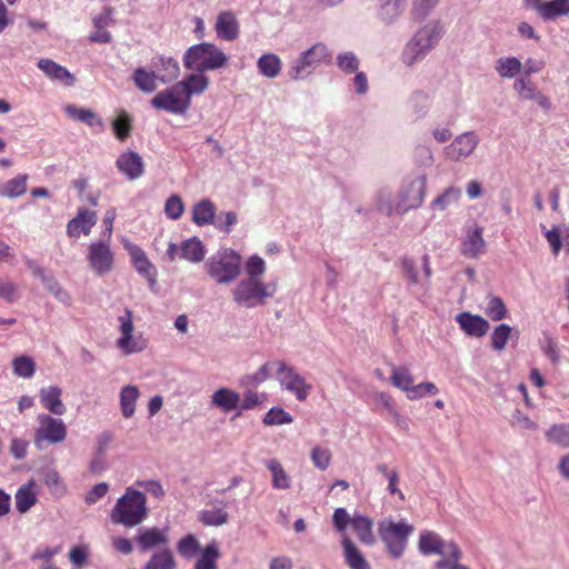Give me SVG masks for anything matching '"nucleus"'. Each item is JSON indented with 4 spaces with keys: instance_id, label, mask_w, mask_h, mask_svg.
<instances>
[{
    "instance_id": "obj_22",
    "label": "nucleus",
    "mask_w": 569,
    "mask_h": 569,
    "mask_svg": "<svg viewBox=\"0 0 569 569\" xmlns=\"http://www.w3.org/2000/svg\"><path fill=\"white\" fill-rule=\"evenodd\" d=\"M37 66L44 76L53 82L64 87H71L76 82L74 76L66 67L57 63L52 59L41 58Z\"/></svg>"
},
{
    "instance_id": "obj_11",
    "label": "nucleus",
    "mask_w": 569,
    "mask_h": 569,
    "mask_svg": "<svg viewBox=\"0 0 569 569\" xmlns=\"http://www.w3.org/2000/svg\"><path fill=\"white\" fill-rule=\"evenodd\" d=\"M86 259L90 270L101 277L114 268V253L111 250V240L99 239L89 243Z\"/></svg>"
},
{
    "instance_id": "obj_49",
    "label": "nucleus",
    "mask_w": 569,
    "mask_h": 569,
    "mask_svg": "<svg viewBox=\"0 0 569 569\" xmlns=\"http://www.w3.org/2000/svg\"><path fill=\"white\" fill-rule=\"evenodd\" d=\"M12 372L19 378L30 379L36 372V361L30 356H18L12 359Z\"/></svg>"
},
{
    "instance_id": "obj_26",
    "label": "nucleus",
    "mask_w": 569,
    "mask_h": 569,
    "mask_svg": "<svg viewBox=\"0 0 569 569\" xmlns=\"http://www.w3.org/2000/svg\"><path fill=\"white\" fill-rule=\"evenodd\" d=\"M62 389L58 386H48L39 390V401L41 406L51 415L63 416L67 407L62 399Z\"/></svg>"
},
{
    "instance_id": "obj_28",
    "label": "nucleus",
    "mask_w": 569,
    "mask_h": 569,
    "mask_svg": "<svg viewBox=\"0 0 569 569\" xmlns=\"http://www.w3.org/2000/svg\"><path fill=\"white\" fill-rule=\"evenodd\" d=\"M456 321L459 327L472 337H483L489 330V322L478 315L470 312H461L456 316Z\"/></svg>"
},
{
    "instance_id": "obj_7",
    "label": "nucleus",
    "mask_w": 569,
    "mask_h": 569,
    "mask_svg": "<svg viewBox=\"0 0 569 569\" xmlns=\"http://www.w3.org/2000/svg\"><path fill=\"white\" fill-rule=\"evenodd\" d=\"M277 291L276 282H263L261 279L244 278L232 290L236 303L244 308H254L272 298Z\"/></svg>"
},
{
    "instance_id": "obj_16",
    "label": "nucleus",
    "mask_w": 569,
    "mask_h": 569,
    "mask_svg": "<svg viewBox=\"0 0 569 569\" xmlns=\"http://www.w3.org/2000/svg\"><path fill=\"white\" fill-rule=\"evenodd\" d=\"M479 137L473 131L457 136L446 148L445 156L451 161H461L470 157L479 144Z\"/></svg>"
},
{
    "instance_id": "obj_23",
    "label": "nucleus",
    "mask_w": 569,
    "mask_h": 569,
    "mask_svg": "<svg viewBox=\"0 0 569 569\" xmlns=\"http://www.w3.org/2000/svg\"><path fill=\"white\" fill-rule=\"evenodd\" d=\"M214 31L217 38L223 41H234L240 34V26L232 11H221L216 19Z\"/></svg>"
},
{
    "instance_id": "obj_45",
    "label": "nucleus",
    "mask_w": 569,
    "mask_h": 569,
    "mask_svg": "<svg viewBox=\"0 0 569 569\" xmlns=\"http://www.w3.org/2000/svg\"><path fill=\"white\" fill-rule=\"evenodd\" d=\"M522 69L520 59L513 56L500 57L496 61L495 70L502 79H512L517 77Z\"/></svg>"
},
{
    "instance_id": "obj_62",
    "label": "nucleus",
    "mask_w": 569,
    "mask_h": 569,
    "mask_svg": "<svg viewBox=\"0 0 569 569\" xmlns=\"http://www.w3.org/2000/svg\"><path fill=\"white\" fill-rule=\"evenodd\" d=\"M184 211V204L180 196H170L164 203V213L169 219H179Z\"/></svg>"
},
{
    "instance_id": "obj_27",
    "label": "nucleus",
    "mask_w": 569,
    "mask_h": 569,
    "mask_svg": "<svg viewBox=\"0 0 569 569\" xmlns=\"http://www.w3.org/2000/svg\"><path fill=\"white\" fill-rule=\"evenodd\" d=\"M151 66L161 83L172 82L180 74V66L178 61L170 56L160 54L154 57L151 60Z\"/></svg>"
},
{
    "instance_id": "obj_13",
    "label": "nucleus",
    "mask_w": 569,
    "mask_h": 569,
    "mask_svg": "<svg viewBox=\"0 0 569 569\" xmlns=\"http://www.w3.org/2000/svg\"><path fill=\"white\" fill-rule=\"evenodd\" d=\"M150 103L158 110H164L173 114H183L190 108V101L186 99L177 83L158 92Z\"/></svg>"
},
{
    "instance_id": "obj_9",
    "label": "nucleus",
    "mask_w": 569,
    "mask_h": 569,
    "mask_svg": "<svg viewBox=\"0 0 569 569\" xmlns=\"http://www.w3.org/2000/svg\"><path fill=\"white\" fill-rule=\"evenodd\" d=\"M427 179L423 174H418L405 179L401 183L397 199L398 214H405L411 209L419 208L425 199Z\"/></svg>"
},
{
    "instance_id": "obj_17",
    "label": "nucleus",
    "mask_w": 569,
    "mask_h": 569,
    "mask_svg": "<svg viewBox=\"0 0 569 569\" xmlns=\"http://www.w3.org/2000/svg\"><path fill=\"white\" fill-rule=\"evenodd\" d=\"M122 243L131 258L136 271L148 280L150 287H153L157 283L156 266L149 260L146 252L139 246L127 239H124Z\"/></svg>"
},
{
    "instance_id": "obj_54",
    "label": "nucleus",
    "mask_w": 569,
    "mask_h": 569,
    "mask_svg": "<svg viewBox=\"0 0 569 569\" xmlns=\"http://www.w3.org/2000/svg\"><path fill=\"white\" fill-rule=\"evenodd\" d=\"M43 482L56 497H62L67 492V486L56 469H48L43 472Z\"/></svg>"
},
{
    "instance_id": "obj_38",
    "label": "nucleus",
    "mask_w": 569,
    "mask_h": 569,
    "mask_svg": "<svg viewBox=\"0 0 569 569\" xmlns=\"http://www.w3.org/2000/svg\"><path fill=\"white\" fill-rule=\"evenodd\" d=\"M373 204L376 210L386 217H391L392 214H398L397 209V199L393 192L387 188H380L373 198Z\"/></svg>"
},
{
    "instance_id": "obj_40",
    "label": "nucleus",
    "mask_w": 569,
    "mask_h": 569,
    "mask_svg": "<svg viewBox=\"0 0 569 569\" xmlns=\"http://www.w3.org/2000/svg\"><path fill=\"white\" fill-rule=\"evenodd\" d=\"M390 382L396 388L406 392L407 398L410 400L411 390L415 388L413 377L408 367L393 366L391 369Z\"/></svg>"
},
{
    "instance_id": "obj_36",
    "label": "nucleus",
    "mask_w": 569,
    "mask_h": 569,
    "mask_svg": "<svg viewBox=\"0 0 569 569\" xmlns=\"http://www.w3.org/2000/svg\"><path fill=\"white\" fill-rule=\"evenodd\" d=\"M257 69L260 76L267 79H274L281 73L282 61L278 54L266 52L258 58Z\"/></svg>"
},
{
    "instance_id": "obj_14",
    "label": "nucleus",
    "mask_w": 569,
    "mask_h": 569,
    "mask_svg": "<svg viewBox=\"0 0 569 569\" xmlns=\"http://www.w3.org/2000/svg\"><path fill=\"white\" fill-rule=\"evenodd\" d=\"M278 381L281 388L293 395L298 401H305L312 389L311 385L306 381L305 377H302L293 367L288 366L284 361L280 365Z\"/></svg>"
},
{
    "instance_id": "obj_32",
    "label": "nucleus",
    "mask_w": 569,
    "mask_h": 569,
    "mask_svg": "<svg viewBox=\"0 0 569 569\" xmlns=\"http://www.w3.org/2000/svg\"><path fill=\"white\" fill-rule=\"evenodd\" d=\"M211 405L223 412L239 409L240 395L230 388H219L211 395Z\"/></svg>"
},
{
    "instance_id": "obj_3",
    "label": "nucleus",
    "mask_w": 569,
    "mask_h": 569,
    "mask_svg": "<svg viewBox=\"0 0 569 569\" xmlns=\"http://www.w3.org/2000/svg\"><path fill=\"white\" fill-rule=\"evenodd\" d=\"M187 70L207 72L222 69L227 66V54L214 43L201 42L189 47L182 57Z\"/></svg>"
},
{
    "instance_id": "obj_31",
    "label": "nucleus",
    "mask_w": 569,
    "mask_h": 569,
    "mask_svg": "<svg viewBox=\"0 0 569 569\" xmlns=\"http://www.w3.org/2000/svg\"><path fill=\"white\" fill-rule=\"evenodd\" d=\"M217 208L209 199H202L191 208V220L196 226L203 227L214 222Z\"/></svg>"
},
{
    "instance_id": "obj_59",
    "label": "nucleus",
    "mask_w": 569,
    "mask_h": 569,
    "mask_svg": "<svg viewBox=\"0 0 569 569\" xmlns=\"http://www.w3.org/2000/svg\"><path fill=\"white\" fill-rule=\"evenodd\" d=\"M512 328L507 323L497 326L491 333V347L496 351H502L510 338Z\"/></svg>"
},
{
    "instance_id": "obj_42",
    "label": "nucleus",
    "mask_w": 569,
    "mask_h": 569,
    "mask_svg": "<svg viewBox=\"0 0 569 569\" xmlns=\"http://www.w3.org/2000/svg\"><path fill=\"white\" fill-rule=\"evenodd\" d=\"M266 467L271 473V485L273 489L288 490L291 488V477L288 475V472L283 469L282 465L278 460H268Z\"/></svg>"
},
{
    "instance_id": "obj_58",
    "label": "nucleus",
    "mask_w": 569,
    "mask_h": 569,
    "mask_svg": "<svg viewBox=\"0 0 569 569\" xmlns=\"http://www.w3.org/2000/svg\"><path fill=\"white\" fill-rule=\"evenodd\" d=\"M177 550L182 558L191 559L200 551V543L193 535H187L177 543Z\"/></svg>"
},
{
    "instance_id": "obj_19",
    "label": "nucleus",
    "mask_w": 569,
    "mask_h": 569,
    "mask_svg": "<svg viewBox=\"0 0 569 569\" xmlns=\"http://www.w3.org/2000/svg\"><path fill=\"white\" fill-rule=\"evenodd\" d=\"M136 541L141 551H148L152 548H168L169 528L163 527H143L136 535Z\"/></svg>"
},
{
    "instance_id": "obj_64",
    "label": "nucleus",
    "mask_w": 569,
    "mask_h": 569,
    "mask_svg": "<svg viewBox=\"0 0 569 569\" xmlns=\"http://www.w3.org/2000/svg\"><path fill=\"white\" fill-rule=\"evenodd\" d=\"M112 129L119 140H124L131 130L130 117L124 112L119 114L112 122Z\"/></svg>"
},
{
    "instance_id": "obj_55",
    "label": "nucleus",
    "mask_w": 569,
    "mask_h": 569,
    "mask_svg": "<svg viewBox=\"0 0 569 569\" xmlns=\"http://www.w3.org/2000/svg\"><path fill=\"white\" fill-rule=\"evenodd\" d=\"M292 421L293 417L281 407H272L262 418L263 425L268 427L289 425Z\"/></svg>"
},
{
    "instance_id": "obj_48",
    "label": "nucleus",
    "mask_w": 569,
    "mask_h": 569,
    "mask_svg": "<svg viewBox=\"0 0 569 569\" xmlns=\"http://www.w3.org/2000/svg\"><path fill=\"white\" fill-rule=\"evenodd\" d=\"M176 560L169 548H163L158 552H154L143 569H176Z\"/></svg>"
},
{
    "instance_id": "obj_2",
    "label": "nucleus",
    "mask_w": 569,
    "mask_h": 569,
    "mask_svg": "<svg viewBox=\"0 0 569 569\" xmlns=\"http://www.w3.org/2000/svg\"><path fill=\"white\" fill-rule=\"evenodd\" d=\"M148 516L144 493L128 487L117 500L111 510L110 518L113 523L132 528L141 523Z\"/></svg>"
},
{
    "instance_id": "obj_50",
    "label": "nucleus",
    "mask_w": 569,
    "mask_h": 569,
    "mask_svg": "<svg viewBox=\"0 0 569 569\" xmlns=\"http://www.w3.org/2000/svg\"><path fill=\"white\" fill-rule=\"evenodd\" d=\"M545 436L549 442L569 448V423H555L546 430Z\"/></svg>"
},
{
    "instance_id": "obj_63",
    "label": "nucleus",
    "mask_w": 569,
    "mask_h": 569,
    "mask_svg": "<svg viewBox=\"0 0 569 569\" xmlns=\"http://www.w3.org/2000/svg\"><path fill=\"white\" fill-rule=\"evenodd\" d=\"M238 222V216L233 211L221 212L216 214L214 222L212 223L218 230L229 233L231 228Z\"/></svg>"
},
{
    "instance_id": "obj_12",
    "label": "nucleus",
    "mask_w": 569,
    "mask_h": 569,
    "mask_svg": "<svg viewBox=\"0 0 569 569\" xmlns=\"http://www.w3.org/2000/svg\"><path fill=\"white\" fill-rule=\"evenodd\" d=\"M206 253V246L197 237L186 239L180 243L170 242L167 249L170 261L181 259L191 263H199L204 259Z\"/></svg>"
},
{
    "instance_id": "obj_57",
    "label": "nucleus",
    "mask_w": 569,
    "mask_h": 569,
    "mask_svg": "<svg viewBox=\"0 0 569 569\" xmlns=\"http://www.w3.org/2000/svg\"><path fill=\"white\" fill-rule=\"evenodd\" d=\"M243 268L247 273L246 278L261 279L267 270V263L262 257L252 254L247 258Z\"/></svg>"
},
{
    "instance_id": "obj_46",
    "label": "nucleus",
    "mask_w": 569,
    "mask_h": 569,
    "mask_svg": "<svg viewBox=\"0 0 569 569\" xmlns=\"http://www.w3.org/2000/svg\"><path fill=\"white\" fill-rule=\"evenodd\" d=\"M461 197V190L458 187L450 186L446 188L439 196H437L431 202L430 208L433 211H445L451 206L458 203Z\"/></svg>"
},
{
    "instance_id": "obj_52",
    "label": "nucleus",
    "mask_w": 569,
    "mask_h": 569,
    "mask_svg": "<svg viewBox=\"0 0 569 569\" xmlns=\"http://www.w3.org/2000/svg\"><path fill=\"white\" fill-rule=\"evenodd\" d=\"M220 553L214 542L208 545L200 553L194 569H217V560Z\"/></svg>"
},
{
    "instance_id": "obj_56",
    "label": "nucleus",
    "mask_w": 569,
    "mask_h": 569,
    "mask_svg": "<svg viewBox=\"0 0 569 569\" xmlns=\"http://www.w3.org/2000/svg\"><path fill=\"white\" fill-rule=\"evenodd\" d=\"M381 2L379 18L386 23L396 21L402 11L401 0H382Z\"/></svg>"
},
{
    "instance_id": "obj_53",
    "label": "nucleus",
    "mask_w": 569,
    "mask_h": 569,
    "mask_svg": "<svg viewBox=\"0 0 569 569\" xmlns=\"http://www.w3.org/2000/svg\"><path fill=\"white\" fill-rule=\"evenodd\" d=\"M336 64L341 72L350 74L359 70L360 60L355 52L342 51L337 54Z\"/></svg>"
},
{
    "instance_id": "obj_1",
    "label": "nucleus",
    "mask_w": 569,
    "mask_h": 569,
    "mask_svg": "<svg viewBox=\"0 0 569 569\" xmlns=\"http://www.w3.org/2000/svg\"><path fill=\"white\" fill-rule=\"evenodd\" d=\"M443 34V27L439 22L423 24L403 46L400 62L408 68L421 62L439 44Z\"/></svg>"
},
{
    "instance_id": "obj_43",
    "label": "nucleus",
    "mask_w": 569,
    "mask_h": 569,
    "mask_svg": "<svg viewBox=\"0 0 569 569\" xmlns=\"http://www.w3.org/2000/svg\"><path fill=\"white\" fill-rule=\"evenodd\" d=\"M34 481L21 486L16 493V508L20 513H26L37 502Z\"/></svg>"
},
{
    "instance_id": "obj_18",
    "label": "nucleus",
    "mask_w": 569,
    "mask_h": 569,
    "mask_svg": "<svg viewBox=\"0 0 569 569\" xmlns=\"http://www.w3.org/2000/svg\"><path fill=\"white\" fill-rule=\"evenodd\" d=\"M520 99L536 102L542 110L550 111L551 100L528 77H518L512 86Z\"/></svg>"
},
{
    "instance_id": "obj_60",
    "label": "nucleus",
    "mask_w": 569,
    "mask_h": 569,
    "mask_svg": "<svg viewBox=\"0 0 569 569\" xmlns=\"http://www.w3.org/2000/svg\"><path fill=\"white\" fill-rule=\"evenodd\" d=\"M311 461L319 470H326L331 463V451L328 448L316 446L310 453Z\"/></svg>"
},
{
    "instance_id": "obj_41",
    "label": "nucleus",
    "mask_w": 569,
    "mask_h": 569,
    "mask_svg": "<svg viewBox=\"0 0 569 569\" xmlns=\"http://www.w3.org/2000/svg\"><path fill=\"white\" fill-rule=\"evenodd\" d=\"M28 174H18L0 183V196L8 199L21 197L27 191Z\"/></svg>"
},
{
    "instance_id": "obj_29",
    "label": "nucleus",
    "mask_w": 569,
    "mask_h": 569,
    "mask_svg": "<svg viewBox=\"0 0 569 569\" xmlns=\"http://www.w3.org/2000/svg\"><path fill=\"white\" fill-rule=\"evenodd\" d=\"M177 84L186 99L191 102L192 96L201 94L208 89L209 78L202 72L194 71L186 76Z\"/></svg>"
},
{
    "instance_id": "obj_24",
    "label": "nucleus",
    "mask_w": 569,
    "mask_h": 569,
    "mask_svg": "<svg viewBox=\"0 0 569 569\" xmlns=\"http://www.w3.org/2000/svg\"><path fill=\"white\" fill-rule=\"evenodd\" d=\"M457 545L455 541H445L433 531H422L419 536L418 549L425 555H438L441 558L448 553L449 546Z\"/></svg>"
},
{
    "instance_id": "obj_8",
    "label": "nucleus",
    "mask_w": 569,
    "mask_h": 569,
    "mask_svg": "<svg viewBox=\"0 0 569 569\" xmlns=\"http://www.w3.org/2000/svg\"><path fill=\"white\" fill-rule=\"evenodd\" d=\"M149 340L142 332L134 330L133 313L126 309L118 317V337L116 347L123 356L141 353L148 349Z\"/></svg>"
},
{
    "instance_id": "obj_34",
    "label": "nucleus",
    "mask_w": 569,
    "mask_h": 569,
    "mask_svg": "<svg viewBox=\"0 0 569 569\" xmlns=\"http://www.w3.org/2000/svg\"><path fill=\"white\" fill-rule=\"evenodd\" d=\"M199 520L204 526L220 527L229 521V513L223 502H212L210 508L199 512Z\"/></svg>"
},
{
    "instance_id": "obj_15",
    "label": "nucleus",
    "mask_w": 569,
    "mask_h": 569,
    "mask_svg": "<svg viewBox=\"0 0 569 569\" xmlns=\"http://www.w3.org/2000/svg\"><path fill=\"white\" fill-rule=\"evenodd\" d=\"M460 251L466 258L475 259L486 251V241L483 239V228L477 222H470L465 226L460 242Z\"/></svg>"
},
{
    "instance_id": "obj_10",
    "label": "nucleus",
    "mask_w": 569,
    "mask_h": 569,
    "mask_svg": "<svg viewBox=\"0 0 569 569\" xmlns=\"http://www.w3.org/2000/svg\"><path fill=\"white\" fill-rule=\"evenodd\" d=\"M38 427L34 431V445L42 448L43 445H57L67 438V426L61 418L48 413L37 417Z\"/></svg>"
},
{
    "instance_id": "obj_4",
    "label": "nucleus",
    "mask_w": 569,
    "mask_h": 569,
    "mask_svg": "<svg viewBox=\"0 0 569 569\" xmlns=\"http://www.w3.org/2000/svg\"><path fill=\"white\" fill-rule=\"evenodd\" d=\"M242 267V257L231 248H220L204 262L207 273L217 283L228 284L234 281Z\"/></svg>"
},
{
    "instance_id": "obj_44",
    "label": "nucleus",
    "mask_w": 569,
    "mask_h": 569,
    "mask_svg": "<svg viewBox=\"0 0 569 569\" xmlns=\"http://www.w3.org/2000/svg\"><path fill=\"white\" fill-rule=\"evenodd\" d=\"M351 526L357 533L358 539L365 545H373L375 537L372 532L373 522L370 518L357 515L351 519Z\"/></svg>"
},
{
    "instance_id": "obj_5",
    "label": "nucleus",
    "mask_w": 569,
    "mask_h": 569,
    "mask_svg": "<svg viewBox=\"0 0 569 569\" xmlns=\"http://www.w3.org/2000/svg\"><path fill=\"white\" fill-rule=\"evenodd\" d=\"M331 51L325 42H316L301 51L290 63L288 74L291 80L298 81L308 78L319 66L330 63Z\"/></svg>"
},
{
    "instance_id": "obj_61",
    "label": "nucleus",
    "mask_w": 569,
    "mask_h": 569,
    "mask_svg": "<svg viewBox=\"0 0 569 569\" xmlns=\"http://www.w3.org/2000/svg\"><path fill=\"white\" fill-rule=\"evenodd\" d=\"M541 230L543 231L545 238L555 256H558L562 242H561V228L559 226H552L551 229H547L545 226H541Z\"/></svg>"
},
{
    "instance_id": "obj_6",
    "label": "nucleus",
    "mask_w": 569,
    "mask_h": 569,
    "mask_svg": "<svg viewBox=\"0 0 569 569\" xmlns=\"http://www.w3.org/2000/svg\"><path fill=\"white\" fill-rule=\"evenodd\" d=\"M378 531L388 553L392 558L399 559L403 556L408 539L413 533L415 528L406 520L396 522L386 518L378 522Z\"/></svg>"
},
{
    "instance_id": "obj_51",
    "label": "nucleus",
    "mask_w": 569,
    "mask_h": 569,
    "mask_svg": "<svg viewBox=\"0 0 569 569\" xmlns=\"http://www.w3.org/2000/svg\"><path fill=\"white\" fill-rule=\"evenodd\" d=\"M482 310L492 321H500L507 316V308L503 301L500 298L493 296L487 297L482 306Z\"/></svg>"
},
{
    "instance_id": "obj_21",
    "label": "nucleus",
    "mask_w": 569,
    "mask_h": 569,
    "mask_svg": "<svg viewBox=\"0 0 569 569\" xmlns=\"http://www.w3.org/2000/svg\"><path fill=\"white\" fill-rule=\"evenodd\" d=\"M98 221V214L93 210L79 208L74 218L67 223V234L71 238H79L81 233L89 236L91 229Z\"/></svg>"
},
{
    "instance_id": "obj_37",
    "label": "nucleus",
    "mask_w": 569,
    "mask_h": 569,
    "mask_svg": "<svg viewBox=\"0 0 569 569\" xmlns=\"http://www.w3.org/2000/svg\"><path fill=\"white\" fill-rule=\"evenodd\" d=\"M283 361L281 360H271L266 363H263L261 367L258 368L257 371H254L251 375L246 376L242 379V385L244 386H259L266 380H268L272 373H276L277 377L280 372V365H282Z\"/></svg>"
},
{
    "instance_id": "obj_35",
    "label": "nucleus",
    "mask_w": 569,
    "mask_h": 569,
    "mask_svg": "<svg viewBox=\"0 0 569 569\" xmlns=\"http://www.w3.org/2000/svg\"><path fill=\"white\" fill-rule=\"evenodd\" d=\"M132 82L143 93H152L158 88L159 77L154 70L144 67L137 68L131 74Z\"/></svg>"
},
{
    "instance_id": "obj_33",
    "label": "nucleus",
    "mask_w": 569,
    "mask_h": 569,
    "mask_svg": "<svg viewBox=\"0 0 569 569\" xmlns=\"http://www.w3.org/2000/svg\"><path fill=\"white\" fill-rule=\"evenodd\" d=\"M139 397L140 390L134 385H127L120 389L119 405L123 418L130 419L134 416Z\"/></svg>"
},
{
    "instance_id": "obj_30",
    "label": "nucleus",
    "mask_w": 569,
    "mask_h": 569,
    "mask_svg": "<svg viewBox=\"0 0 569 569\" xmlns=\"http://www.w3.org/2000/svg\"><path fill=\"white\" fill-rule=\"evenodd\" d=\"M341 546L345 561L350 569H371L361 550L347 535H342Z\"/></svg>"
},
{
    "instance_id": "obj_39",
    "label": "nucleus",
    "mask_w": 569,
    "mask_h": 569,
    "mask_svg": "<svg viewBox=\"0 0 569 569\" xmlns=\"http://www.w3.org/2000/svg\"><path fill=\"white\" fill-rule=\"evenodd\" d=\"M64 112L71 119L83 122L91 128H99L100 130L103 128L102 119L90 109L80 108L74 104H67L64 107Z\"/></svg>"
},
{
    "instance_id": "obj_47",
    "label": "nucleus",
    "mask_w": 569,
    "mask_h": 569,
    "mask_svg": "<svg viewBox=\"0 0 569 569\" xmlns=\"http://www.w3.org/2000/svg\"><path fill=\"white\" fill-rule=\"evenodd\" d=\"M462 551L458 545H450L448 553L437 560L433 565L435 569H469V567L460 562Z\"/></svg>"
},
{
    "instance_id": "obj_20",
    "label": "nucleus",
    "mask_w": 569,
    "mask_h": 569,
    "mask_svg": "<svg viewBox=\"0 0 569 569\" xmlns=\"http://www.w3.org/2000/svg\"><path fill=\"white\" fill-rule=\"evenodd\" d=\"M527 8L535 10L546 21L569 14V0H525Z\"/></svg>"
},
{
    "instance_id": "obj_25",
    "label": "nucleus",
    "mask_w": 569,
    "mask_h": 569,
    "mask_svg": "<svg viewBox=\"0 0 569 569\" xmlns=\"http://www.w3.org/2000/svg\"><path fill=\"white\" fill-rule=\"evenodd\" d=\"M116 166L129 180H137L144 172V162L140 154L134 151L122 152L118 157Z\"/></svg>"
}]
</instances>
